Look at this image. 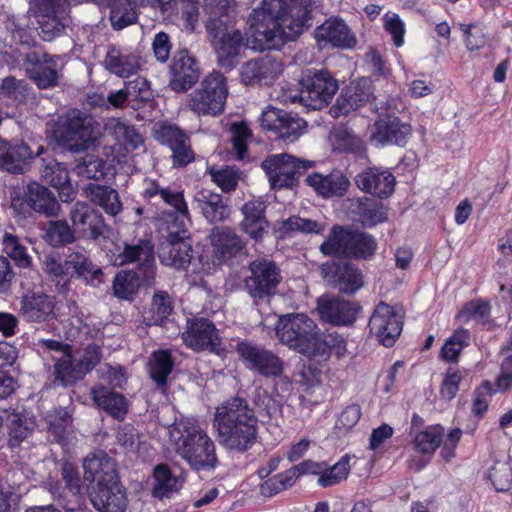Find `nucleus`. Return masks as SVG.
<instances>
[{
	"mask_svg": "<svg viewBox=\"0 0 512 512\" xmlns=\"http://www.w3.org/2000/svg\"><path fill=\"white\" fill-rule=\"evenodd\" d=\"M369 329L385 347H391L400 336L403 328V315L400 310L385 302H380L374 309Z\"/></svg>",
	"mask_w": 512,
	"mask_h": 512,
	"instance_id": "obj_15",
	"label": "nucleus"
},
{
	"mask_svg": "<svg viewBox=\"0 0 512 512\" xmlns=\"http://www.w3.org/2000/svg\"><path fill=\"white\" fill-rule=\"evenodd\" d=\"M195 208L210 224L225 222L230 218L229 199L209 190L198 191L193 200Z\"/></svg>",
	"mask_w": 512,
	"mask_h": 512,
	"instance_id": "obj_30",
	"label": "nucleus"
},
{
	"mask_svg": "<svg viewBox=\"0 0 512 512\" xmlns=\"http://www.w3.org/2000/svg\"><path fill=\"white\" fill-rule=\"evenodd\" d=\"M141 278L136 272L121 271L113 281L114 295L123 300H132L141 286Z\"/></svg>",
	"mask_w": 512,
	"mask_h": 512,
	"instance_id": "obj_55",
	"label": "nucleus"
},
{
	"mask_svg": "<svg viewBox=\"0 0 512 512\" xmlns=\"http://www.w3.org/2000/svg\"><path fill=\"white\" fill-rule=\"evenodd\" d=\"M105 67L119 77H129L139 68L138 57L131 53H123L111 47L104 60Z\"/></svg>",
	"mask_w": 512,
	"mask_h": 512,
	"instance_id": "obj_45",
	"label": "nucleus"
},
{
	"mask_svg": "<svg viewBox=\"0 0 512 512\" xmlns=\"http://www.w3.org/2000/svg\"><path fill=\"white\" fill-rule=\"evenodd\" d=\"M154 261V245L147 238L125 243L122 250L114 254L112 258V262L116 266L137 263L145 271L152 269Z\"/></svg>",
	"mask_w": 512,
	"mask_h": 512,
	"instance_id": "obj_32",
	"label": "nucleus"
},
{
	"mask_svg": "<svg viewBox=\"0 0 512 512\" xmlns=\"http://www.w3.org/2000/svg\"><path fill=\"white\" fill-rule=\"evenodd\" d=\"M96 405L112 417L122 420L127 413V402L123 395L104 387H94L91 390Z\"/></svg>",
	"mask_w": 512,
	"mask_h": 512,
	"instance_id": "obj_42",
	"label": "nucleus"
},
{
	"mask_svg": "<svg viewBox=\"0 0 512 512\" xmlns=\"http://www.w3.org/2000/svg\"><path fill=\"white\" fill-rule=\"evenodd\" d=\"M29 90L30 87L25 80L7 76L0 85V97L22 103L26 100Z\"/></svg>",
	"mask_w": 512,
	"mask_h": 512,
	"instance_id": "obj_63",
	"label": "nucleus"
},
{
	"mask_svg": "<svg viewBox=\"0 0 512 512\" xmlns=\"http://www.w3.org/2000/svg\"><path fill=\"white\" fill-rule=\"evenodd\" d=\"M370 97L371 92L367 80L351 82L342 89L332 111L336 116L347 115L367 103Z\"/></svg>",
	"mask_w": 512,
	"mask_h": 512,
	"instance_id": "obj_35",
	"label": "nucleus"
},
{
	"mask_svg": "<svg viewBox=\"0 0 512 512\" xmlns=\"http://www.w3.org/2000/svg\"><path fill=\"white\" fill-rule=\"evenodd\" d=\"M43 161L44 164L41 169L42 179L57 189L59 197L63 202L72 200L75 190L70 182L67 168L55 159Z\"/></svg>",
	"mask_w": 512,
	"mask_h": 512,
	"instance_id": "obj_37",
	"label": "nucleus"
},
{
	"mask_svg": "<svg viewBox=\"0 0 512 512\" xmlns=\"http://www.w3.org/2000/svg\"><path fill=\"white\" fill-rule=\"evenodd\" d=\"M111 167L101 158L87 155L74 168L78 176L99 180L108 175Z\"/></svg>",
	"mask_w": 512,
	"mask_h": 512,
	"instance_id": "obj_59",
	"label": "nucleus"
},
{
	"mask_svg": "<svg viewBox=\"0 0 512 512\" xmlns=\"http://www.w3.org/2000/svg\"><path fill=\"white\" fill-rule=\"evenodd\" d=\"M29 11L36 20L70 14L69 0H30Z\"/></svg>",
	"mask_w": 512,
	"mask_h": 512,
	"instance_id": "obj_54",
	"label": "nucleus"
},
{
	"mask_svg": "<svg viewBox=\"0 0 512 512\" xmlns=\"http://www.w3.org/2000/svg\"><path fill=\"white\" fill-rule=\"evenodd\" d=\"M411 134V128L398 117L387 115L373 125L371 139L376 145L405 146Z\"/></svg>",
	"mask_w": 512,
	"mask_h": 512,
	"instance_id": "obj_28",
	"label": "nucleus"
},
{
	"mask_svg": "<svg viewBox=\"0 0 512 512\" xmlns=\"http://www.w3.org/2000/svg\"><path fill=\"white\" fill-rule=\"evenodd\" d=\"M260 124L264 130L273 132L278 138L293 142L300 137L306 121L298 115L268 106L262 111Z\"/></svg>",
	"mask_w": 512,
	"mask_h": 512,
	"instance_id": "obj_17",
	"label": "nucleus"
},
{
	"mask_svg": "<svg viewBox=\"0 0 512 512\" xmlns=\"http://www.w3.org/2000/svg\"><path fill=\"white\" fill-rule=\"evenodd\" d=\"M153 135L161 145L167 146L172 152L174 167H184L195 159L190 137L175 124L160 122L153 128Z\"/></svg>",
	"mask_w": 512,
	"mask_h": 512,
	"instance_id": "obj_14",
	"label": "nucleus"
},
{
	"mask_svg": "<svg viewBox=\"0 0 512 512\" xmlns=\"http://www.w3.org/2000/svg\"><path fill=\"white\" fill-rule=\"evenodd\" d=\"M265 212L266 204L260 200L246 202L241 208L243 220L240 229L255 241L262 240L268 232L269 223Z\"/></svg>",
	"mask_w": 512,
	"mask_h": 512,
	"instance_id": "obj_33",
	"label": "nucleus"
},
{
	"mask_svg": "<svg viewBox=\"0 0 512 512\" xmlns=\"http://www.w3.org/2000/svg\"><path fill=\"white\" fill-rule=\"evenodd\" d=\"M358 214L364 226L373 227L387 220V210L383 203L364 198L359 202Z\"/></svg>",
	"mask_w": 512,
	"mask_h": 512,
	"instance_id": "obj_58",
	"label": "nucleus"
},
{
	"mask_svg": "<svg viewBox=\"0 0 512 512\" xmlns=\"http://www.w3.org/2000/svg\"><path fill=\"white\" fill-rule=\"evenodd\" d=\"M12 208L19 214L26 217L30 210L44 214L47 217L57 215L59 203L55 196L39 183H30L23 198H14L11 202Z\"/></svg>",
	"mask_w": 512,
	"mask_h": 512,
	"instance_id": "obj_18",
	"label": "nucleus"
},
{
	"mask_svg": "<svg viewBox=\"0 0 512 512\" xmlns=\"http://www.w3.org/2000/svg\"><path fill=\"white\" fill-rule=\"evenodd\" d=\"M319 317L336 326L349 325L356 320L357 306L332 295H323L317 300Z\"/></svg>",
	"mask_w": 512,
	"mask_h": 512,
	"instance_id": "obj_25",
	"label": "nucleus"
},
{
	"mask_svg": "<svg viewBox=\"0 0 512 512\" xmlns=\"http://www.w3.org/2000/svg\"><path fill=\"white\" fill-rule=\"evenodd\" d=\"M2 249L18 267L27 268L31 265L28 248L18 236L5 232L2 236Z\"/></svg>",
	"mask_w": 512,
	"mask_h": 512,
	"instance_id": "obj_51",
	"label": "nucleus"
},
{
	"mask_svg": "<svg viewBox=\"0 0 512 512\" xmlns=\"http://www.w3.org/2000/svg\"><path fill=\"white\" fill-rule=\"evenodd\" d=\"M236 351L250 371L265 378L280 376L284 372V361L263 346L243 341L237 344Z\"/></svg>",
	"mask_w": 512,
	"mask_h": 512,
	"instance_id": "obj_13",
	"label": "nucleus"
},
{
	"mask_svg": "<svg viewBox=\"0 0 512 512\" xmlns=\"http://www.w3.org/2000/svg\"><path fill=\"white\" fill-rule=\"evenodd\" d=\"M323 230L324 226L321 223L300 216L289 217L280 227L282 236H292V234L296 232L320 234Z\"/></svg>",
	"mask_w": 512,
	"mask_h": 512,
	"instance_id": "obj_62",
	"label": "nucleus"
},
{
	"mask_svg": "<svg viewBox=\"0 0 512 512\" xmlns=\"http://www.w3.org/2000/svg\"><path fill=\"white\" fill-rule=\"evenodd\" d=\"M108 6L111 25L114 29L122 30L136 22V0H113L108 3Z\"/></svg>",
	"mask_w": 512,
	"mask_h": 512,
	"instance_id": "obj_47",
	"label": "nucleus"
},
{
	"mask_svg": "<svg viewBox=\"0 0 512 512\" xmlns=\"http://www.w3.org/2000/svg\"><path fill=\"white\" fill-rule=\"evenodd\" d=\"M84 478L93 483L89 499L99 512H126L128 497L115 461L105 452L90 453L83 460Z\"/></svg>",
	"mask_w": 512,
	"mask_h": 512,
	"instance_id": "obj_4",
	"label": "nucleus"
},
{
	"mask_svg": "<svg viewBox=\"0 0 512 512\" xmlns=\"http://www.w3.org/2000/svg\"><path fill=\"white\" fill-rule=\"evenodd\" d=\"M6 422L9 430L10 445L17 446L22 440L26 439L34 429V423L27 420L21 414L7 413Z\"/></svg>",
	"mask_w": 512,
	"mask_h": 512,
	"instance_id": "obj_61",
	"label": "nucleus"
},
{
	"mask_svg": "<svg viewBox=\"0 0 512 512\" xmlns=\"http://www.w3.org/2000/svg\"><path fill=\"white\" fill-rule=\"evenodd\" d=\"M228 95L225 76L212 72L200 83L188 100V108L199 116H216L223 112Z\"/></svg>",
	"mask_w": 512,
	"mask_h": 512,
	"instance_id": "obj_10",
	"label": "nucleus"
},
{
	"mask_svg": "<svg viewBox=\"0 0 512 512\" xmlns=\"http://www.w3.org/2000/svg\"><path fill=\"white\" fill-rule=\"evenodd\" d=\"M55 299L43 292H28L20 299L19 315L28 323H45L54 316Z\"/></svg>",
	"mask_w": 512,
	"mask_h": 512,
	"instance_id": "obj_27",
	"label": "nucleus"
},
{
	"mask_svg": "<svg viewBox=\"0 0 512 512\" xmlns=\"http://www.w3.org/2000/svg\"><path fill=\"white\" fill-rule=\"evenodd\" d=\"M260 124L264 130L273 132L278 138L293 142L300 137L306 121L298 115L268 106L262 111Z\"/></svg>",
	"mask_w": 512,
	"mask_h": 512,
	"instance_id": "obj_16",
	"label": "nucleus"
},
{
	"mask_svg": "<svg viewBox=\"0 0 512 512\" xmlns=\"http://www.w3.org/2000/svg\"><path fill=\"white\" fill-rule=\"evenodd\" d=\"M321 275L342 293L353 294L363 286L360 270L346 261H331L322 264Z\"/></svg>",
	"mask_w": 512,
	"mask_h": 512,
	"instance_id": "obj_22",
	"label": "nucleus"
},
{
	"mask_svg": "<svg viewBox=\"0 0 512 512\" xmlns=\"http://www.w3.org/2000/svg\"><path fill=\"white\" fill-rule=\"evenodd\" d=\"M143 197L149 201L160 199L178 213L167 226V236L160 244L158 255L162 264L185 269L193 257V248L187 229V223L190 222L189 210L183 192L172 191L154 180H149L145 182Z\"/></svg>",
	"mask_w": 512,
	"mask_h": 512,
	"instance_id": "obj_2",
	"label": "nucleus"
},
{
	"mask_svg": "<svg viewBox=\"0 0 512 512\" xmlns=\"http://www.w3.org/2000/svg\"><path fill=\"white\" fill-rule=\"evenodd\" d=\"M174 361L169 351L159 350L152 353L149 360V374L158 385L164 386L169 374L172 372Z\"/></svg>",
	"mask_w": 512,
	"mask_h": 512,
	"instance_id": "obj_49",
	"label": "nucleus"
},
{
	"mask_svg": "<svg viewBox=\"0 0 512 512\" xmlns=\"http://www.w3.org/2000/svg\"><path fill=\"white\" fill-rule=\"evenodd\" d=\"M253 403L260 415L268 417L279 424L283 418V406L280 400L273 398L266 390L257 388L254 391Z\"/></svg>",
	"mask_w": 512,
	"mask_h": 512,
	"instance_id": "obj_52",
	"label": "nucleus"
},
{
	"mask_svg": "<svg viewBox=\"0 0 512 512\" xmlns=\"http://www.w3.org/2000/svg\"><path fill=\"white\" fill-rule=\"evenodd\" d=\"M54 375L55 382L65 387L74 384L86 374L71 353H64L60 358L55 359Z\"/></svg>",
	"mask_w": 512,
	"mask_h": 512,
	"instance_id": "obj_46",
	"label": "nucleus"
},
{
	"mask_svg": "<svg viewBox=\"0 0 512 512\" xmlns=\"http://www.w3.org/2000/svg\"><path fill=\"white\" fill-rule=\"evenodd\" d=\"M124 88L128 96V106L134 110L142 108L153 98L149 82L143 77L126 82Z\"/></svg>",
	"mask_w": 512,
	"mask_h": 512,
	"instance_id": "obj_50",
	"label": "nucleus"
},
{
	"mask_svg": "<svg viewBox=\"0 0 512 512\" xmlns=\"http://www.w3.org/2000/svg\"><path fill=\"white\" fill-rule=\"evenodd\" d=\"M170 71L169 86L178 93L190 89L200 76L196 61L187 50H180L174 55Z\"/></svg>",
	"mask_w": 512,
	"mask_h": 512,
	"instance_id": "obj_29",
	"label": "nucleus"
},
{
	"mask_svg": "<svg viewBox=\"0 0 512 512\" xmlns=\"http://www.w3.org/2000/svg\"><path fill=\"white\" fill-rule=\"evenodd\" d=\"M213 428L223 448L243 453L256 442L258 419L246 399L233 397L216 407Z\"/></svg>",
	"mask_w": 512,
	"mask_h": 512,
	"instance_id": "obj_3",
	"label": "nucleus"
},
{
	"mask_svg": "<svg viewBox=\"0 0 512 512\" xmlns=\"http://www.w3.org/2000/svg\"><path fill=\"white\" fill-rule=\"evenodd\" d=\"M61 477L65 483L62 487L59 482L47 483V489L50 494L57 500L62 508H65V503L68 505H84L85 498L81 492V478L77 467L66 461L61 467Z\"/></svg>",
	"mask_w": 512,
	"mask_h": 512,
	"instance_id": "obj_23",
	"label": "nucleus"
},
{
	"mask_svg": "<svg viewBox=\"0 0 512 512\" xmlns=\"http://www.w3.org/2000/svg\"><path fill=\"white\" fill-rule=\"evenodd\" d=\"M174 302L171 295L163 290L155 291L151 301V321L154 325H162L171 315Z\"/></svg>",
	"mask_w": 512,
	"mask_h": 512,
	"instance_id": "obj_60",
	"label": "nucleus"
},
{
	"mask_svg": "<svg viewBox=\"0 0 512 512\" xmlns=\"http://www.w3.org/2000/svg\"><path fill=\"white\" fill-rule=\"evenodd\" d=\"M345 352L346 341L340 334L336 332L323 334L320 329H318L317 337L314 340L309 357L327 359L331 354L341 357Z\"/></svg>",
	"mask_w": 512,
	"mask_h": 512,
	"instance_id": "obj_44",
	"label": "nucleus"
},
{
	"mask_svg": "<svg viewBox=\"0 0 512 512\" xmlns=\"http://www.w3.org/2000/svg\"><path fill=\"white\" fill-rule=\"evenodd\" d=\"M153 476V495L155 497H167L170 493L179 490L182 486L183 480L180 477L174 476L166 464H158L155 466Z\"/></svg>",
	"mask_w": 512,
	"mask_h": 512,
	"instance_id": "obj_48",
	"label": "nucleus"
},
{
	"mask_svg": "<svg viewBox=\"0 0 512 512\" xmlns=\"http://www.w3.org/2000/svg\"><path fill=\"white\" fill-rule=\"evenodd\" d=\"M213 256L220 262L228 261L240 254L246 246L236 230L229 226H215L209 234Z\"/></svg>",
	"mask_w": 512,
	"mask_h": 512,
	"instance_id": "obj_26",
	"label": "nucleus"
},
{
	"mask_svg": "<svg viewBox=\"0 0 512 512\" xmlns=\"http://www.w3.org/2000/svg\"><path fill=\"white\" fill-rule=\"evenodd\" d=\"M75 235L97 240L108 230L102 214L83 202L75 203L69 213Z\"/></svg>",
	"mask_w": 512,
	"mask_h": 512,
	"instance_id": "obj_21",
	"label": "nucleus"
},
{
	"mask_svg": "<svg viewBox=\"0 0 512 512\" xmlns=\"http://www.w3.org/2000/svg\"><path fill=\"white\" fill-rule=\"evenodd\" d=\"M67 264L71 272V277L76 275L92 285H97L101 282V268L92 263L86 254L82 252H72L68 254Z\"/></svg>",
	"mask_w": 512,
	"mask_h": 512,
	"instance_id": "obj_43",
	"label": "nucleus"
},
{
	"mask_svg": "<svg viewBox=\"0 0 512 512\" xmlns=\"http://www.w3.org/2000/svg\"><path fill=\"white\" fill-rule=\"evenodd\" d=\"M204 12L207 17L205 23L207 33L229 27L235 22L236 7L234 0H205Z\"/></svg>",
	"mask_w": 512,
	"mask_h": 512,
	"instance_id": "obj_36",
	"label": "nucleus"
},
{
	"mask_svg": "<svg viewBox=\"0 0 512 512\" xmlns=\"http://www.w3.org/2000/svg\"><path fill=\"white\" fill-rule=\"evenodd\" d=\"M44 239L53 247H61L73 243L76 235L73 226L65 220H56L48 222Z\"/></svg>",
	"mask_w": 512,
	"mask_h": 512,
	"instance_id": "obj_53",
	"label": "nucleus"
},
{
	"mask_svg": "<svg viewBox=\"0 0 512 512\" xmlns=\"http://www.w3.org/2000/svg\"><path fill=\"white\" fill-rule=\"evenodd\" d=\"M38 34L43 41L51 42L65 34L70 25V14L36 20Z\"/></svg>",
	"mask_w": 512,
	"mask_h": 512,
	"instance_id": "obj_56",
	"label": "nucleus"
},
{
	"mask_svg": "<svg viewBox=\"0 0 512 512\" xmlns=\"http://www.w3.org/2000/svg\"><path fill=\"white\" fill-rule=\"evenodd\" d=\"M170 436L176 453L195 471L216 468L218 457L214 441L196 421L186 419L174 423Z\"/></svg>",
	"mask_w": 512,
	"mask_h": 512,
	"instance_id": "obj_5",
	"label": "nucleus"
},
{
	"mask_svg": "<svg viewBox=\"0 0 512 512\" xmlns=\"http://www.w3.org/2000/svg\"><path fill=\"white\" fill-rule=\"evenodd\" d=\"M250 275L245 278V290L255 305L269 303L282 281L279 267L272 261L256 259L249 264Z\"/></svg>",
	"mask_w": 512,
	"mask_h": 512,
	"instance_id": "obj_11",
	"label": "nucleus"
},
{
	"mask_svg": "<svg viewBox=\"0 0 512 512\" xmlns=\"http://www.w3.org/2000/svg\"><path fill=\"white\" fill-rule=\"evenodd\" d=\"M318 41L329 42L335 47L351 48L356 38L341 19H329L315 30Z\"/></svg>",
	"mask_w": 512,
	"mask_h": 512,
	"instance_id": "obj_38",
	"label": "nucleus"
},
{
	"mask_svg": "<svg viewBox=\"0 0 512 512\" xmlns=\"http://www.w3.org/2000/svg\"><path fill=\"white\" fill-rule=\"evenodd\" d=\"M318 329L316 322L304 313L281 315L275 326L276 336L283 345L307 357Z\"/></svg>",
	"mask_w": 512,
	"mask_h": 512,
	"instance_id": "obj_8",
	"label": "nucleus"
},
{
	"mask_svg": "<svg viewBox=\"0 0 512 512\" xmlns=\"http://www.w3.org/2000/svg\"><path fill=\"white\" fill-rule=\"evenodd\" d=\"M42 268L59 293H66L70 288L71 272L67 258L62 260L57 254H47L42 259Z\"/></svg>",
	"mask_w": 512,
	"mask_h": 512,
	"instance_id": "obj_41",
	"label": "nucleus"
},
{
	"mask_svg": "<svg viewBox=\"0 0 512 512\" xmlns=\"http://www.w3.org/2000/svg\"><path fill=\"white\" fill-rule=\"evenodd\" d=\"M99 135V123L77 109L59 116L53 127L55 140L72 153L84 151L88 143H93Z\"/></svg>",
	"mask_w": 512,
	"mask_h": 512,
	"instance_id": "obj_6",
	"label": "nucleus"
},
{
	"mask_svg": "<svg viewBox=\"0 0 512 512\" xmlns=\"http://www.w3.org/2000/svg\"><path fill=\"white\" fill-rule=\"evenodd\" d=\"M105 131L127 150H135L143 145L144 139L135 126L118 118H110L105 123Z\"/></svg>",
	"mask_w": 512,
	"mask_h": 512,
	"instance_id": "obj_40",
	"label": "nucleus"
},
{
	"mask_svg": "<svg viewBox=\"0 0 512 512\" xmlns=\"http://www.w3.org/2000/svg\"><path fill=\"white\" fill-rule=\"evenodd\" d=\"M182 340L186 346L195 351L208 350L216 354H220L222 351L215 325L206 318L187 319Z\"/></svg>",
	"mask_w": 512,
	"mask_h": 512,
	"instance_id": "obj_20",
	"label": "nucleus"
},
{
	"mask_svg": "<svg viewBox=\"0 0 512 512\" xmlns=\"http://www.w3.org/2000/svg\"><path fill=\"white\" fill-rule=\"evenodd\" d=\"M377 243L373 236L358 230L334 226L327 239L320 245L322 254L368 259L375 254Z\"/></svg>",
	"mask_w": 512,
	"mask_h": 512,
	"instance_id": "obj_7",
	"label": "nucleus"
},
{
	"mask_svg": "<svg viewBox=\"0 0 512 512\" xmlns=\"http://www.w3.org/2000/svg\"><path fill=\"white\" fill-rule=\"evenodd\" d=\"M314 162L298 159L290 154L281 153L269 156L261 167L269 177L272 188H292L298 183V179Z\"/></svg>",
	"mask_w": 512,
	"mask_h": 512,
	"instance_id": "obj_12",
	"label": "nucleus"
},
{
	"mask_svg": "<svg viewBox=\"0 0 512 512\" xmlns=\"http://www.w3.org/2000/svg\"><path fill=\"white\" fill-rule=\"evenodd\" d=\"M470 339V333L466 329L456 330L452 336H450L441 350V356L448 362L457 361L461 351L465 346L468 345Z\"/></svg>",
	"mask_w": 512,
	"mask_h": 512,
	"instance_id": "obj_64",
	"label": "nucleus"
},
{
	"mask_svg": "<svg viewBox=\"0 0 512 512\" xmlns=\"http://www.w3.org/2000/svg\"><path fill=\"white\" fill-rule=\"evenodd\" d=\"M331 138L335 150L357 154L363 151L364 143L362 139L346 126L335 128Z\"/></svg>",
	"mask_w": 512,
	"mask_h": 512,
	"instance_id": "obj_57",
	"label": "nucleus"
},
{
	"mask_svg": "<svg viewBox=\"0 0 512 512\" xmlns=\"http://www.w3.org/2000/svg\"><path fill=\"white\" fill-rule=\"evenodd\" d=\"M305 182L323 198L342 197L350 186L349 179L340 171L326 175L314 172L306 177Z\"/></svg>",
	"mask_w": 512,
	"mask_h": 512,
	"instance_id": "obj_34",
	"label": "nucleus"
},
{
	"mask_svg": "<svg viewBox=\"0 0 512 512\" xmlns=\"http://www.w3.org/2000/svg\"><path fill=\"white\" fill-rule=\"evenodd\" d=\"M313 4L314 0H262L250 13L245 34L234 24L207 33L219 64L232 67L243 49L262 52L295 41L312 26Z\"/></svg>",
	"mask_w": 512,
	"mask_h": 512,
	"instance_id": "obj_1",
	"label": "nucleus"
},
{
	"mask_svg": "<svg viewBox=\"0 0 512 512\" xmlns=\"http://www.w3.org/2000/svg\"><path fill=\"white\" fill-rule=\"evenodd\" d=\"M283 72L282 63L269 55L245 62L240 68V79L246 86L269 85Z\"/></svg>",
	"mask_w": 512,
	"mask_h": 512,
	"instance_id": "obj_24",
	"label": "nucleus"
},
{
	"mask_svg": "<svg viewBox=\"0 0 512 512\" xmlns=\"http://www.w3.org/2000/svg\"><path fill=\"white\" fill-rule=\"evenodd\" d=\"M299 101L311 110L327 106L339 89L338 81L327 69L310 68L302 72L299 80Z\"/></svg>",
	"mask_w": 512,
	"mask_h": 512,
	"instance_id": "obj_9",
	"label": "nucleus"
},
{
	"mask_svg": "<svg viewBox=\"0 0 512 512\" xmlns=\"http://www.w3.org/2000/svg\"><path fill=\"white\" fill-rule=\"evenodd\" d=\"M58 62V56L31 51L25 55L23 66L38 88L48 89L58 85Z\"/></svg>",
	"mask_w": 512,
	"mask_h": 512,
	"instance_id": "obj_19",
	"label": "nucleus"
},
{
	"mask_svg": "<svg viewBox=\"0 0 512 512\" xmlns=\"http://www.w3.org/2000/svg\"><path fill=\"white\" fill-rule=\"evenodd\" d=\"M85 192L90 201L102 207L107 214L116 216L122 211L119 194L112 187L90 183L85 187Z\"/></svg>",
	"mask_w": 512,
	"mask_h": 512,
	"instance_id": "obj_39",
	"label": "nucleus"
},
{
	"mask_svg": "<svg viewBox=\"0 0 512 512\" xmlns=\"http://www.w3.org/2000/svg\"><path fill=\"white\" fill-rule=\"evenodd\" d=\"M355 183L362 191L383 199L393 194L396 179L388 170L374 167L358 174Z\"/></svg>",
	"mask_w": 512,
	"mask_h": 512,
	"instance_id": "obj_31",
	"label": "nucleus"
}]
</instances>
